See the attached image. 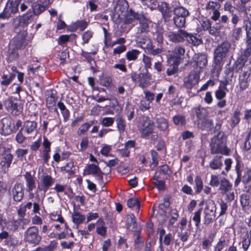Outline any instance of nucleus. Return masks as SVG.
I'll list each match as a JSON object with an SVG mask.
<instances>
[{
    "label": "nucleus",
    "mask_w": 251,
    "mask_h": 251,
    "mask_svg": "<svg viewBox=\"0 0 251 251\" xmlns=\"http://www.w3.org/2000/svg\"><path fill=\"white\" fill-rule=\"evenodd\" d=\"M210 151L212 154H228L229 150L226 147V137L224 132L219 131L217 135L211 139Z\"/></svg>",
    "instance_id": "obj_1"
},
{
    "label": "nucleus",
    "mask_w": 251,
    "mask_h": 251,
    "mask_svg": "<svg viewBox=\"0 0 251 251\" xmlns=\"http://www.w3.org/2000/svg\"><path fill=\"white\" fill-rule=\"evenodd\" d=\"M54 179L50 175L46 173H43L39 177L37 187L36 189V199L39 201L42 199V202L46 196L47 191L53 184Z\"/></svg>",
    "instance_id": "obj_2"
},
{
    "label": "nucleus",
    "mask_w": 251,
    "mask_h": 251,
    "mask_svg": "<svg viewBox=\"0 0 251 251\" xmlns=\"http://www.w3.org/2000/svg\"><path fill=\"white\" fill-rule=\"evenodd\" d=\"M22 0H7L3 10L0 13V19H8L12 15L18 13Z\"/></svg>",
    "instance_id": "obj_3"
},
{
    "label": "nucleus",
    "mask_w": 251,
    "mask_h": 251,
    "mask_svg": "<svg viewBox=\"0 0 251 251\" xmlns=\"http://www.w3.org/2000/svg\"><path fill=\"white\" fill-rule=\"evenodd\" d=\"M42 237L39 234L37 226L29 227L24 233V240L25 242L35 246L38 245L41 241Z\"/></svg>",
    "instance_id": "obj_4"
},
{
    "label": "nucleus",
    "mask_w": 251,
    "mask_h": 251,
    "mask_svg": "<svg viewBox=\"0 0 251 251\" xmlns=\"http://www.w3.org/2000/svg\"><path fill=\"white\" fill-rule=\"evenodd\" d=\"M154 123L147 116H142L138 125L140 132L143 137H147L151 134L154 129Z\"/></svg>",
    "instance_id": "obj_5"
},
{
    "label": "nucleus",
    "mask_w": 251,
    "mask_h": 251,
    "mask_svg": "<svg viewBox=\"0 0 251 251\" xmlns=\"http://www.w3.org/2000/svg\"><path fill=\"white\" fill-rule=\"evenodd\" d=\"M216 210V205L213 201L210 200L206 202V206L204 209V224L209 225L217 219Z\"/></svg>",
    "instance_id": "obj_6"
},
{
    "label": "nucleus",
    "mask_w": 251,
    "mask_h": 251,
    "mask_svg": "<svg viewBox=\"0 0 251 251\" xmlns=\"http://www.w3.org/2000/svg\"><path fill=\"white\" fill-rule=\"evenodd\" d=\"M231 48V44L225 41L219 45L214 51V59L216 64L220 63L225 58Z\"/></svg>",
    "instance_id": "obj_7"
},
{
    "label": "nucleus",
    "mask_w": 251,
    "mask_h": 251,
    "mask_svg": "<svg viewBox=\"0 0 251 251\" xmlns=\"http://www.w3.org/2000/svg\"><path fill=\"white\" fill-rule=\"evenodd\" d=\"M23 176L25 181V190L28 193L29 199L36 198V190L34 193L33 192L36 187L35 177L34 175H31L30 172L28 171L26 172Z\"/></svg>",
    "instance_id": "obj_8"
},
{
    "label": "nucleus",
    "mask_w": 251,
    "mask_h": 251,
    "mask_svg": "<svg viewBox=\"0 0 251 251\" xmlns=\"http://www.w3.org/2000/svg\"><path fill=\"white\" fill-rule=\"evenodd\" d=\"M198 126L199 128L207 132L213 131L216 132L219 131L221 128L222 122L219 121L214 126L213 121L211 119H206L198 122Z\"/></svg>",
    "instance_id": "obj_9"
},
{
    "label": "nucleus",
    "mask_w": 251,
    "mask_h": 251,
    "mask_svg": "<svg viewBox=\"0 0 251 251\" xmlns=\"http://www.w3.org/2000/svg\"><path fill=\"white\" fill-rule=\"evenodd\" d=\"M200 71L196 69L191 71L189 75L184 78V86L188 89H191L199 83Z\"/></svg>",
    "instance_id": "obj_10"
},
{
    "label": "nucleus",
    "mask_w": 251,
    "mask_h": 251,
    "mask_svg": "<svg viewBox=\"0 0 251 251\" xmlns=\"http://www.w3.org/2000/svg\"><path fill=\"white\" fill-rule=\"evenodd\" d=\"M50 4V0H37L31 4V12L35 16L38 17L49 8Z\"/></svg>",
    "instance_id": "obj_11"
},
{
    "label": "nucleus",
    "mask_w": 251,
    "mask_h": 251,
    "mask_svg": "<svg viewBox=\"0 0 251 251\" xmlns=\"http://www.w3.org/2000/svg\"><path fill=\"white\" fill-rule=\"evenodd\" d=\"M5 105L6 110L14 116L19 115L23 110V105L12 98L6 100Z\"/></svg>",
    "instance_id": "obj_12"
},
{
    "label": "nucleus",
    "mask_w": 251,
    "mask_h": 251,
    "mask_svg": "<svg viewBox=\"0 0 251 251\" xmlns=\"http://www.w3.org/2000/svg\"><path fill=\"white\" fill-rule=\"evenodd\" d=\"M34 16H35L32 13L31 9H28L26 13L16 19L14 25L15 28L20 27L24 28L27 27L29 24L33 21Z\"/></svg>",
    "instance_id": "obj_13"
},
{
    "label": "nucleus",
    "mask_w": 251,
    "mask_h": 251,
    "mask_svg": "<svg viewBox=\"0 0 251 251\" xmlns=\"http://www.w3.org/2000/svg\"><path fill=\"white\" fill-rule=\"evenodd\" d=\"M13 201L16 203L22 201L24 196L23 184L16 182L10 192Z\"/></svg>",
    "instance_id": "obj_14"
},
{
    "label": "nucleus",
    "mask_w": 251,
    "mask_h": 251,
    "mask_svg": "<svg viewBox=\"0 0 251 251\" xmlns=\"http://www.w3.org/2000/svg\"><path fill=\"white\" fill-rule=\"evenodd\" d=\"M27 35L26 32H23L16 35L13 38L14 48L19 50H24L25 48L28 43Z\"/></svg>",
    "instance_id": "obj_15"
},
{
    "label": "nucleus",
    "mask_w": 251,
    "mask_h": 251,
    "mask_svg": "<svg viewBox=\"0 0 251 251\" xmlns=\"http://www.w3.org/2000/svg\"><path fill=\"white\" fill-rule=\"evenodd\" d=\"M1 127L0 128V134L6 136L13 132L12 127V120L10 118H3L0 120Z\"/></svg>",
    "instance_id": "obj_16"
},
{
    "label": "nucleus",
    "mask_w": 251,
    "mask_h": 251,
    "mask_svg": "<svg viewBox=\"0 0 251 251\" xmlns=\"http://www.w3.org/2000/svg\"><path fill=\"white\" fill-rule=\"evenodd\" d=\"M187 32L183 29H179L177 32L171 31L168 35L170 41L175 43L183 42L186 39Z\"/></svg>",
    "instance_id": "obj_17"
},
{
    "label": "nucleus",
    "mask_w": 251,
    "mask_h": 251,
    "mask_svg": "<svg viewBox=\"0 0 251 251\" xmlns=\"http://www.w3.org/2000/svg\"><path fill=\"white\" fill-rule=\"evenodd\" d=\"M13 159V155L11 153V149L10 148H4L1 153V164L2 168L8 169Z\"/></svg>",
    "instance_id": "obj_18"
},
{
    "label": "nucleus",
    "mask_w": 251,
    "mask_h": 251,
    "mask_svg": "<svg viewBox=\"0 0 251 251\" xmlns=\"http://www.w3.org/2000/svg\"><path fill=\"white\" fill-rule=\"evenodd\" d=\"M37 123L35 121L26 120L24 121L21 129L24 132L25 135L36 134Z\"/></svg>",
    "instance_id": "obj_19"
},
{
    "label": "nucleus",
    "mask_w": 251,
    "mask_h": 251,
    "mask_svg": "<svg viewBox=\"0 0 251 251\" xmlns=\"http://www.w3.org/2000/svg\"><path fill=\"white\" fill-rule=\"evenodd\" d=\"M128 4L126 0H118L114 7V14L118 18L126 12L128 8Z\"/></svg>",
    "instance_id": "obj_20"
},
{
    "label": "nucleus",
    "mask_w": 251,
    "mask_h": 251,
    "mask_svg": "<svg viewBox=\"0 0 251 251\" xmlns=\"http://www.w3.org/2000/svg\"><path fill=\"white\" fill-rule=\"evenodd\" d=\"M192 113L194 116H196L199 122L206 118L209 114L208 110L206 108L200 106L193 108L192 110Z\"/></svg>",
    "instance_id": "obj_21"
},
{
    "label": "nucleus",
    "mask_w": 251,
    "mask_h": 251,
    "mask_svg": "<svg viewBox=\"0 0 251 251\" xmlns=\"http://www.w3.org/2000/svg\"><path fill=\"white\" fill-rule=\"evenodd\" d=\"M139 22V25L137 27L136 33L140 34L143 33H147L149 31L150 28V22L146 19L143 15L141 19L138 20Z\"/></svg>",
    "instance_id": "obj_22"
},
{
    "label": "nucleus",
    "mask_w": 251,
    "mask_h": 251,
    "mask_svg": "<svg viewBox=\"0 0 251 251\" xmlns=\"http://www.w3.org/2000/svg\"><path fill=\"white\" fill-rule=\"evenodd\" d=\"M15 78L14 72H3L1 76V80L0 82L1 86L8 87Z\"/></svg>",
    "instance_id": "obj_23"
},
{
    "label": "nucleus",
    "mask_w": 251,
    "mask_h": 251,
    "mask_svg": "<svg viewBox=\"0 0 251 251\" xmlns=\"http://www.w3.org/2000/svg\"><path fill=\"white\" fill-rule=\"evenodd\" d=\"M84 173L86 175H96L100 180L102 179V173L100 168L97 165L91 164L85 169Z\"/></svg>",
    "instance_id": "obj_24"
},
{
    "label": "nucleus",
    "mask_w": 251,
    "mask_h": 251,
    "mask_svg": "<svg viewBox=\"0 0 251 251\" xmlns=\"http://www.w3.org/2000/svg\"><path fill=\"white\" fill-rule=\"evenodd\" d=\"M251 73V67L250 68V72L244 71L242 75L239 77V87L241 91L246 90L248 86V79Z\"/></svg>",
    "instance_id": "obj_25"
},
{
    "label": "nucleus",
    "mask_w": 251,
    "mask_h": 251,
    "mask_svg": "<svg viewBox=\"0 0 251 251\" xmlns=\"http://www.w3.org/2000/svg\"><path fill=\"white\" fill-rule=\"evenodd\" d=\"M185 40L190 44L194 46H198L202 44V39L197 34H192L187 32Z\"/></svg>",
    "instance_id": "obj_26"
},
{
    "label": "nucleus",
    "mask_w": 251,
    "mask_h": 251,
    "mask_svg": "<svg viewBox=\"0 0 251 251\" xmlns=\"http://www.w3.org/2000/svg\"><path fill=\"white\" fill-rule=\"evenodd\" d=\"M193 59L197 63V66L199 67V69H197L200 71L201 69L204 68L207 63V57L204 54H195Z\"/></svg>",
    "instance_id": "obj_27"
},
{
    "label": "nucleus",
    "mask_w": 251,
    "mask_h": 251,
    "mask_svg": "<svg viewBox=\"0 0 251 251\" xmlns=\"http://www.w3.org/2000/svg\"><path fill=\"white\" fill-rule=\"evenodd\" d=\"M232 187V185L228 180L225 177L221 179L219 190L221 191L222 194H225L229 192L231 190Z\"/></svg>",
    "instance_id": "obj_28"
},
{
    "label": "nucleus",
    "mask_w": 251,
    "mask_h": 251,
    "mask_svg": "<svg viewBox=\"0 0 251 251\" xmlns=\"http://www.w3.org/2000/svg\"><path fill=\"white\" fill-rule=\"evenodd\" d=\"M158 9L165 19H166L170 17L172 10L168 6L167 3L165 2H161V3L158 5Z\"/></svg>",
    "instance_id": "obj_29"
},
{
    "label": "nucleus",
    "mask_w": 251,
    "mask_h": 251,
    "mask_svg": "<svg viewBox=\"0 0 251 251\" xmlns=\"http://www.w3.org/2000/svg\"><path fill=\"white\" fill-rule=\"evenodd\" d=\"M126 226L127 229L131 231H136L137 229V223L135 220V217L133 214H130L127 216L126 220Z\"/></svg>",
    "instance_id": "obj_30"
},
{
    "label": "nucleus",
    "mask_w": 251,
    "mask_h": 251,
    "mask_svg": "<svg viewBox=\"0 0 251 251\" xmlns=\"http://www.w3.org/2000/svg\"><path fill=\"white\" fill-rule=\"evenodd\" d=\"M150 77L149 74L147 73H140L138 75V81L139 85L142 88H144L150 83Z\"/></svg>",
    "instance_id": "obj_31"
},
{
    "label": "nucleus",
    "mask_w": 251,
    "mask_h": 251,
    "mask_svg": "<svg viewBox=\"0 0 251 251\" xmlns=\"http://www.w3.org/2000/svg\"><path fill=\"white\" fill-rule=\"evenodd\" d=\"M142 16L143 15L136 13L132 9H130L126 16V23L127 24H130L135 20H139Z\"/></svg>",
    "instance_id": "obj_32"
},
{
    "label": "nucleus",
    "mask_w": 251,
    "mask_h": 251,
    "mask_svg": "<svg viewBox=\"0 0 251 251\" xmlns=\"http://www.w3.org/2000/svg\"><path fill=\"white\" fill-rule=\"evenodd\" d=\"M245 58L244 56H241L235 62L233 67L232 70L233 71L237 72L239 70L244 68V71L247 68V65H245Z\"/></svg>",
    "instance_id": "obj_33"
},
{
    "label": "nucleus",
    "mask_w": 251,
    "mask_h": 251,
    "mask_svg": "<svg viewBox=\"0 0 251 251\" xmlns=\"http://www.w3.org/2000/svg\"><path fill=\"white\" fill-rule=\"evenodd\" d=\"M116 123L117 127L119 132L120 133H123L125 132L126 127V122L123 117L119 115L116 116Z\"/></svg>",
    "instance_id": "obj_34"
},
{
    "label": "nucleus",
    "mask_w": 251,
    "mask_h": 251,
    "mask_svg": "<svg viewBox=\"0 0 251 251\" xmlns=\"http://www.w3.org/2000/svg\"><path fill=\"white\" fill-rule=\"evenodd\" d=\"M175 16L186 18L189 15L188 10L182 6L177 7L174 9Z\"/></svg>",
    "instance_id": "obj_35"
},
{
    "label": "nucleus",
    "mask_w": 251,
    "mask_h": 251,
    "mask_svg": "<svg viewBox=\"0 0 251 251\" xmlns=\"http://www.w3.org/2000/svg\"><path fill=\"white\" fill-rule=\"evenodd\" d=\"M222 155L216 156L213 160L210 163V167L213 170L219 169L221 168L223 165Z\"/></svg>",
    "instance_id": "obj_36"
},
{
    "label": "nucleus",
    "mask_w": 251,
    "mask_h": 251,
    "mask_svg": "<svg viewBox=\"0 0 251 251\" xmlns=\"http://www.w3.org/2000/svg\"><path fill=\"white\" fill-rule=\"evenodd\" d=\"M225 73L226 75L225 77V81H223V84L224 85V88L226 89V86L232 84L234 82V80L233 78V71H231L230 69H226L225 71Z\"/></svg>",
    "instance_id": "obj_37"
},
{
    "label": "nucleus",
    "mask_w": 251,
    "mask_h": 251,
    "mask_svg": "<svg viewBox=\"0 0 251 251\" xmlns=\"http://www.w3.org/2000/svg\"><path fill=\"white\" fill-rule=\"evenodd\" d=\"M250 194H249V192H246L241 196L240 202L243 210H245L246 208L249 205L250 203Z\"/></svg>",
    "instance_id": "obj_38"
},
{
    "label": "nucleus",
    "mask_w": 251,
    "mask_h": 251,
    "mask_svg": "<svg viewBox=\"0 0 251 251\" xmlns=\"http://www.w3.org/2000/svg\"><path fill=\"white\" fill-rule=\"evenodd\" d=\"M215 235L216 232L210 233L207 238L204 239L202 243V246L203 249H209L211 246Z\"/></svg>",
    "instance_id": "obj_39"
},
{
    "label": "nucleus",
    "mask_w": 251,
    "mask_h": 251,
    "mask_svg": "<svg viewBox=\"0 0 251 251\" xmlns=\"http://www.w3.org/2000/svg\"><path fill=\"white\" fill-rule=\"evenodd\" d=\"M4 245L8 247L15 248L21 244V242L13 235H10L6 240H4Z\"/></svg>",
    "instance_id": "obj_40"
},
{
    "label": "nucleus",
    "mask_w": 251,
    "mask_h": 251,
    "mask_svg": "<svg viewBox=\"0 0 251 251\" xmlns=\"http://www.w3.org/2000/svg\"><path fill=\"white\" fill-rule=\"evenodd\" d=\"M243 168V165L239 161H237L235 169L237 175V177L234 182L235 185L236 186H237L239 183L241 181L242 172Z\"/></svg>",
    "instance_id": "obj_41"
},
{
    "label": "nucleus",
    "mask_w": 251,
    "mask_h": 251,
    "mask_svg": "<svg viewBox=\"0 0 251 251\" xmlns=\"http://www.w3.org/2000/svg\"><path fill=\"white\" fill-rule=\"evenodd\" d=\"M137 43L140 44L141 47L143 49H148L151 48V42L147 36L142 38L138 37L137 39Z\"/></svg>",
    "instance_id": "obj_42"
},
{
    "label": "nucleus",
    "mask_w": 251,
    "mask_h": 251,
    "mask_svg": "<svg viewBox=\"0 0 251 251\" xmlns=\"http://www.w3.org/2000/svg\"><path fill=\"white\" fill-rule=\"evenodd\" d=\"M244 149L247 152V154L251 157V128L250 129L247 136Z\"/></svg>",
    "instance_id": "obj_43"
},
{
    "label": "nucleus",
    "mask_w": 251,
    "mask_h": 251,
    "mask_svg": "<svg viewBox=\"0 0 251 251\" xmlns=\"http://www.w3.org/2000/svg\"><path fill=\"white\" fill-rule=\"evenodd\" d=\"M173 52L175 57L182 59L185 53V49L183 46L178 45L175 47Z\"/></svg>",
    "instance_id": "obj_44"
},
{
    "label": "nucleus",
    "mask_w": 251,
    "mask_h": 251,
    "mask_svg": "<svg viewBox=\"0 0 251 251\" xmlns=\"http://www.w3.org/2000/svg\"><path fill=\"white\" fill-rule=\"evenodd\" d=\"M72 219L75 224L79 225L85 221V216L78 212H74L72 215Z\"/></svg>",
    "instance_id": "obj_45"
},
{
    "label": "nucleus",
    "mask_w": 251,
    "mask_h": 251,
    "mask_svg": "<svg viewBox=\"0 0 251 251\" xmlns=\"http://www.w3.org/2000/svg\"><path fill=\"white\" fill-rule=\"evenodd\" d=\"M87 25V23L83 20H81L78 21L73 23L71 25V27L73 31L76 30L78 29H80V30L83 31L86 28Z\"/></svg>",
    "instance_id": "obj_46"
},
{
    "label": "nucleus",
    "mask_w": 251,
    "mask_h": 251,
    "mask_svg": "<svg viewBox=\"0 0 251 251\" xmlns=\"http://www.w3.org/2000/svg\"><path fill=\"white\" fill-rule=\"evenodd\" d=\"M157 127L162 131H166L168 128L167 120L164 118L160 117L157 120Z\"/></svg>",
    "instance_id": "obj_47"
},
{
    "label": "nucleus",
    "mask_w": 251,
    "mask_h": 251,
    "mask_svg": "<svg viewBox=\"0 0 251 251\" xmlns=\"http://www.w3.org/2000/svg\"><path fill=\"white\" fill-rule=\"evenodd\" d=\"M140 52L137 50H132L126 52V57L128 61H135L137 59Z\"/></svg>",
    "instance_id": "obj_48"
},
{
    "label": "nucleus",
    "mask_w": 251,
    "mask_h": 251,
    "mask_svg": "<svg viewBox=\"0 0 251 251\" xmlns=\"http://www.w3.org/2000/svg\"><path fill=\"white\" fill-rule=\"evenodd\" d=\"M56 99L54 94L51 92L48 95L46 99V104L49 108H51L55 105Z\"/></svg>",
    "instance_id": "obj_49"
},
{
    "label": "nucleus",
    "mask_w": 251,
    "mask_h": 251,
    "mask_svg": "<svg viewBox=\"0 0 251 251\" xmlns=\"http://www.w3.org/2000/svg\"><path fill=\"white\" fill-rule=\"evenodd\" d=\"M24 132L20 128L17 134L16 135L15 140L19 144H22L25 142L27 138L25 135H24Z\"/></svg>",
    "instance_id": "obj_50"
},
{
    "label": "nucleus",
    "mask_w": 251,
    "mask_h": 251,
    "mask_svg": "<svg viewBox=\"0 0 251 251\" xmlns=\"http://www.w3.org/2000/svg\"><path fill=\"white\" fill-rule=\"evenodd\" d=\"M245 236L243 237L241 243L242 248L244 250V251H247L251 245V240L249 238L248 231H246L245 232Z\"/></svg>",
    "instance_id": "obj_51"
},
{
    "label": "nucleus",
    "mask_w": 251,
    "mask_h": 251,
    "mask_svg": "<svg viewBox=\"0 0 251 251\" xmlns=\"http://www.w3.org/2000/svg\"><path fill=\"white\" fill-rule=\"evenodd\" d=\"M241 181L244 184H247L251 181V170L246 168L244 172V175L242 176Z\"/></svg>",
    "instance_id": "obj_52"
},
{
    "label": "nucleus",
    "mask_w": 251,
    "mask_h": 251,
    "mask_svg": "<svg viewBox=\"0 0 251 251\" xmlns=\"http://www.w3.org/2000/svg\"><path fill=\"white\" fill-rule=\"evenodd\" d=\"M20 220H12L8 223V227L11 231L17 230L21 225Z\"/></svg>",
    "instance_id": "obj_53"
},
{
    "label": "nucleus",
    "mask_w": 251,
    "mask_h": 251,
    "mask_svg": "<svg viewBox=\"0 0 251 251\" xmlns=\"http://www.w3.org/2000/svg\"><path fill=\"white\" fill-rule=\"evenodd\" d=\"M127 206L129 208H132L133 206H136V211L139 212L140 204L138 200L136 198H133L129 199L127 201Z\"/></svg>",
    "instance_id": "obj_54"
},
{
    "label": "nucleus",
    "mask_w": 251,
    "mask_h": 251,
    "mask_svg": "<svg viewBox=\"0 0 251 251\" xmlns=\"http://www.w3.org/2000/svg\"><path fill=\"white\" fill-rule=\"evenodd\" d=\"M50 221H58L61 224H63V217L61 216V211L58 213L57 212H53L49 215Z\"/></svg>",
    "instance_id": "obj_55"
},
{
    "label": "nucleus",
    "mask_w": 251,
    "mask_h": 251,
    "mask_svg": "<svg viewBox=\"0 0 251 251\" xmlns=\"http://www.w3.org/2000/svg\"><path fill=\"white\" fill-rule=\"evenodd\" d=\"M173 21L174 24L177 27L182 28L185 26L186 18L174 16Z\"/></svg>",
    "instance_id": "obj_56"
},
{
    "label": "nucleus",
    "mask_w": 251,
    "mask_h": 251,
    "mask_svg": "<svg viewBox=\"0 0 251 251\" xmlns=\"http://www.w3.org/2000/svg\"><path fill=\"white\" fill-rule=\"evenodd\" d=\"M174 124L177 126H184L186 124L185 117L181 115H177L174 117Z\"/></svg>",
    "instance_id": "obj_57"
},
{
    "label": "nucleus",
    "mask_w": 251,
    "mask_h": 251,
    "mask_svg": "<svg viewBox=\"0 0 251 251\" xmlns=\"http://www.w3.org/2000/svg\"><path fill=\"white\" fill-rule=\"evenodd\" d=\"M163 29L159 28L154 33V37L158 44H161L163 41Z\"/></svg>",
    "instance_id": "obj_58"
},
{
    "label": "nucleus",
    "mask_w": 251,
    "mask_h": 251,
    "mask_svg": "<svg viewBox=\"0 0 251 251\" xmlns=\"http://www.w3.org/2000/svg\"><path fill=\"white\" fill-rule=\"evenodd\" d=\"M27 152L28 150L27 149L18 148L15 151V154L20 161H23Z\"/></svg>",
    "instance_id": "obj_59"
},
{
    "label": "nucleus",
    "mask_w": 251,
    "mask_h": 251,
    "mask_svg": "<svg viewBox=\"0 0 251 251\" xmlns=\"http://www.w3.org/2000/svg\"><path fill=\"white\" fill-rule=\"evenodd\" d=\"M93 122L86 123L83 124L78 129L77 133L79 136L85 134L89 127L93 125Z\"/></svg>",
    "instance_id": "obj_60"
},
{
    "label": "nucleus",
    "mask_w": 251,
    "mask_h": 251,
    "mask_svg": "<svg viewBox=\"0 0 251 251\" xmlns=\"http://www.w3.org/2000/svg\"><path fill=\"white\" fill-rule=\"evenodd\" d=\"M153 179L155 181L153 183L157 188L159 190H164L165 189V182L163 180H159V176H154Z\"/></svg>",
    "instance_id": "obj_61"
},
{
    "label": "nucleus",
    "mask_w": 251,
    "mask_h": 251,
    "mask_svg": "<svg viewBox=\"0 0 251 251\" xmlns=\"http://www.w3.org/2000/svg\"><path fill=\"white\" fill-rule=\"evenodd\" d=\"M202 211V208H200L197 211L194 213V216L192 218L193 220L195 222V224L196 227H199L201 219V213Z\"/></svg>",
    "instance_id": "obj_62"
},
{
    "label": "nucleus",
    "mask_w": 251,
    "mask_h": 251,
    "mask_svg": "<svg viewBox=\"0 0 251 251\" xmlns=\"http://www.w3.org/2000/svg\"><path fill=\"white\" fill-rule=\"evenodd\" d=\"M220 6V5L218 2L216 1H210L208 2L206 5L205 9L206 10H211L214 11L215 10H218Z\"/></svg>",
    "instance_id": "obj_63"
},
{
    "label": "nucleus",
    "mask_w": 251,
    "mask_h": 251,
    "mask_svg": "<svg viewBox=\"0 0 251 251\" xmlns=\"http://www.w3.org/2000/svg\"><path fill=\"white\" fill-rule=\"evenodd\" d=\"M114 118L111 117H104L102 119L100 123L105 127L112 126L114 122Z\"/></svg>",
    "instance_id": "obj_64"
}]
</instances>
